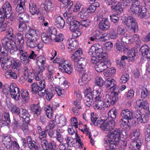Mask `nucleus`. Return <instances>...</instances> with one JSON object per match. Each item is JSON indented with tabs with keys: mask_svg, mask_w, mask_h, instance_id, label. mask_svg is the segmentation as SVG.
<instances>
[{
	"mask_svg": "<svg viewBox=\"0 0 150 150\" xmlns=\"http://www.w3.org/2000/svg\"><path fill=\"white\" fill-rule=\"evenodd\" d=\"M104 81L105 86L106 88H109L110 89H112V90L113 88H117L116 82L114 79L108 77L105 78V80H104Z\"/></svg>",
	"mask_w": 150,
	"mask_h": 150,
	"instance_id": "nucleus-15",
	"label": "nucleus"
},
{
	"mask_svg": "<svg viewBox=\"0 0 150 150\" xmlns=\"http://www.w3.org/2000/svg\"><path fill=\"white\" fill-rule=\"evenodd\" d=\"M40 33L38 30L29 28L25 33L27 46L32 48L36 47L37 42L40 40Z\"/></svg>",
	"mask_w": 150,
	"mask_h": 150,
	"instance_id": "nucleus-2",
	"label": "nucleus"
},
{
	"mask_svg": "<svg viewBox=\"0 0 150 150\" xmlns=\"http://www.w3.org/2000/svg\"><path fill=\"white\" fill-rule=\"evenodd\" d=\"M129 75L125 73L122 76L120 80V82L122 83H125L129 80Z\"/></svg>",
	"mask_w": 150,
	"mask_h": 150,
	"instance_id": "nucleus-60",
	"label": "nucleus"
},
{
	"mask_svg": "<svg viewBox=\"0 0 150 150\" xmlns=\"http://www.w3.org/2000/svg\"><path fill=\"white\" fill-rule=\"evenodd\" d=\"M74 66L75 69H84L87 63V60L85 58H81L78 59L77 61H74Z\"/></svg>",
	"mask_w": 150,
	"mask_h": 150,
	"instance_id": "nucleus-10",
	"label": "nucleus"
},
{
	"mask_svg": "<svg viewBox=\"0 0 150 150\" xmlns=\"http://www.w3.org/2000/svg\"><path fill=\"white\" fill-rule=\"evenodd\" d=\"M36 64L38 66L45 67L46 66L45 57L42 55L38 56L36 59Z\"/></svg>",
	"mask_w": 150,
	"mask_h": 150,
	"instance_id": "nucleus-29",
	"label": "nucleus"
},
{
	"mask_svg": "<svg viewBox=\"0 0 150 150\" xmlns=\"http://www.w3.org/2000/svg\"><path fill=\"white\" fill-rule=\"evenodd\" d=\"M18 49L19 58L21 60L24 64H26L28 63L29 60H28V53L25 50L24 47H19Z\"/></svg>",
	"mask_w": 150,
	"mask_h": 150,
	"instance_id": "nucleus-9",
	"label": "nucleus"
},
{
	"mask_svg": "<svg viewBox=\"0 0 150 150\" xmlns=\"http://www.w3.org/2000/svg\"><path fill=\"white\" fill-rule=\"evenodd\" d=\"M26 0H20L19 4L17 5L16 8L17 12L21 13L24 12L25 9V4L26 3Z\"/></svg>",
	"mask_w": 150,
	"mask_h": 150,
	"instance_id": "nucleus-26",
	"label": "nucleus"
},
{
	"mask_svg": "<svg viewBox=\"0 0 150 150\" xmlns=\"http://www.w3.org/2000/svg\"><path fill=\"white\" fill-rule=\"evenodd\" d=\"M30 111L34 116H38L41 113V108L38 104H32L30 106Z\"/></svg>",
	"mask_w": 150,
	"mask_h": 150,
	"instance_id": "nucleus-21",
	"label": "nucleus"
},
{
	"mask_svg": "<svg viewBox=\"0 0 150 150\" xmlns=\"http://www.w3.org/2000/svg\"><path fill=\"white\" fill-rule=\"evenodd\" d=\"M113 91L114 92V96L112 97V100H111V101L110 102V103H111L112 105H114L116 102L117 99L116 97L118 95L119 93V89L117 88H113L112 92Z\"/></svg>",
	"mask_w": 150,
	"mask_h": 150,
	"instance_id": "nucleus-42",
	"label": "nucleus"
},
{
	"mask_svg": "<svg viewBox=\"0 0 150 150\" xmlns=\"http://www.w3.org/2000/svg\"><path fill=\"white\" fill-rule=\"evenodd\" d=\"M12 64L11 68L18 70H19V67L21 65V63L20 61L13 59Z\"/></svg>",
	"mask_w": 150,
	"mask_h": 150,
	"instance_id": "nucleus-49",
	"label": "nucleus"
},
{
	"mask_svg": "<svg viewBox=\"0 0 150 150\" xmlns=\"http://www.w3.org/2000/svg\"><path fill=\"white\" fill-rule=\"evenodd\" d=\"M18 16L23 21L25 22H28L29 20V15L25 12H23L18 14Z\"/></svg>",
	"mask_w": 150,
	"mask_h": 150,
	"instance_id": "nucleus-35",
	"label": "nucleus"
},
{
	"mask_svg": "<svg viewBox=\"0 0 150 150\" xmlns=\"http://www.w3.org/2000/svg\"><path fill=\"white\" fill-rule=\"evenodd\" d=\"M80 22L76 20H73L70 22L69 28L71 31H74L75 30L79 29Z\"/></svg>",
	"mask_w": 150,
	"mask_h": 150,
	"instance_id": "nucleus-31",
	"label": "nucleus"
},
{
	"mask_svg": "<svg viewBox=\"0 0 150 150\" xmlns=\"http://www.w3.org/2000/svg\"><path fill=\"white\" fill-rule=\"evenodd\" d=\"M121 135V130L119 128H116L114 131L110 132L106 137L105 139L107 140H104L105 146H106L109 143L110 149L115 150L120 139Z\"/></svg>",
	"mask_w": 150,
	"mask_h": 150,
	"instance_id": "nucleus-1",
	"label": "nucleus"
},
{
	"mask_svg": "<svg viewBox=\"0 0 150 150\" xmlns=\"http://www.w3.org/2000/svg\"><path fill=\"white\" fill-rule=\"evenodd\" d=\"M54 24L58 28H62L64 26V21L60 16H58L55 18Z\"/></svg>",
	"mask_w": 150,
	"mask_h": 150,
	"instance_id": "nucleus-23",
	"label": "nucleus"
},
{
	"mask_svg": "<svg viewBox=\"0 0 150 150\" xmlns=\"http://www.w3.org/2000/svg\"><path fill=\"white\" fill-rule=\"evenodd\" d=\"M88 53L91 56V62L93 64L98 63L103 60V47L99 43L93 44L90 48Z\"/></svg>",
	"mask_w": 150,
	"mask_h": 150,
	"instance_id": "nucleus-3",
	"label": "nucleus"
},
{
	"mask_svg": "<svg viewBox=\"0 0 150 150\" xmlns=\"http://www.w3.org/2000/svg\"><path fill=\"white\" fill-rule=\"evenodd\" d=\"M45 84L44 80H42L38 83L34 82L30 86L32 93L34 95L37 94L40 97H43L45 94Z\"/></svg>",
	"mask_w": 150,
	"mask_h": 150,
	"instance_id": "nucleus-4",
	"label": "nucleus"
},
{
	"mask_svg": "<svg viewBox=\"0 0 150 150\" xmlns=\"http://www.w3.org/2000/svg\"><path fill=\"white\" fill-rule=\"evenodd\" d=\"M103 101H99L97 104L93 105V108L96 110H101L103 108Z\"/></svg>",
	"mask_w": 150,
	"mask_h": 150,
	"instance_id": "nucleus-62",
	"label": "nucleus"
},
{
	"mask_svg": "<svg viewBox=\"0 0 150 150\" xmlns=\"http://www.w3.org/2000/svg\"><path fill=\"white\" fill-rule=\"evenodd\" d=\"M20 109L16 105H13L10 107V111L13 113H16L18 115Z\"/></svg>",
	"mask_w": 150,
	"mask_h": 150,
	"instance_id": "nucleus-58",
	"label": "nucleus"
},
{
	"mask_svg": "<svg viewBox=\"0 0 150 150\" xmlns=\"http://www.w3.org/2000/svg\"><path fill=\"white\" fill-rule=\"evenodd\" d=\"M6 36L10 40H13L15 38V35L14 34L13 30L11 28L7 29L6 32Z\"/></svg>",
	"mask_w": 150,
	"mask_h": 150,
	"instance_id": "nucleus-37",
	"label": "nucleus"
},
{
	"mask_svg": "<svg viewBox=\"0 0 150 150\" xmlns=\"http://www.w3.org/2000/svg\"><path fill=\"white\" fill-rule=\"evenodd\" d=\"M107 52H105L104 53V69H107L110 67L111 63L109 59H107L108 55Z\"/></svg>",
	"mask_w": 150,
	"mask_h": 150,
	"instance_id": "nucleus-36",
	"label": "nucleus"
},
{
	"mask_svg": "<svg viewBox=\"0 0 150 150\" xmlns=\"http://www.w3.org/2000/svg\"><path fill=\"white\" fill-rule=\"evenodd\" d=\"M19 22L18 27L20 31L23 32L25 31L27 28V26L25 22L20 20Z\"/></svg>",
	"mask_w": 150,
	"mask_h": 150,
	"instance_id": "nucleus-57",
	"label": "nucleus"
},
{
	"mask_svg": "<svg viewBox=\"0 0 150 150\" xmlns=\"http://www.w3.org/2000/svg\"><path fill=\"white\" fill-rule=\"evenodd\" d=\"M48 130V129L47 128V126L45 130L41 131V132L38 134L39 135L38 138L40 140H42L46 138L47 136V132Z\"/></svg>",
	"mask_w": 150,
	"mask_h": 150,
	"instance_id": "nucleus-50",
	"label": "nucleus"
},
{
	"mask_svg": "<svg viewBox=\"0 0 150 150\" xmlns=\"http://www.w3.org/2000/svg\"><path fill=\"white\" fill-rule=\"evenodd\" d=\"M140 8H141L132 5L129 9L128 11L131 15H135Z\"/></svg>",
	"mask_w": 150,
	"mask_h": 150,
	"instance_id": "nucleus-39",
	"label": "nucleus"
},
{
	"mask_svg": "<svg viewBox=\"0 0 150 150\" xmlns=\"http://www.w3.org/2000/svg\"><path fill=\"white\" fill-rule=\"evenodd\" d=\"M117 112L116 111L113 110H110L107 112V117H108V120L110 118L114 119L116 117Z\"/></svg>",
	"mask_w": 150,
	"mask_h": 150,
	"instance_id": "nucleus-51",
	"label": "nucleus"
},
{
	"mask_svg": "<svg viewBox=\"0 0 150 150\" xmlns=\"http://www.w3.org/2000/svg\"><path fill=\"white\" fill-rule=\"evenodd\" d=\"M40 141L41 145L44 150H50V149H53L56 146L54 143L48 142L46 139H44Z\"/></svg>",
	"mask_w": 150,
	"mask_h": 150,
	"instance_id": "nucleus-14",
	"label": "nucleus"
},
{
	"mask_svg": "<svg viewBox=\"0 0 150 150\" xmlns=\"http://www.w3.org/2000/svg\"><path fill=\"white\" fill-rule=\"evenodd\" d=\"M63 66L62 68L60 69L61 71L63 72H65L69 74H71L73 71L71 64L68 65V67H65L64 65Z\"/></svg>",
	"mask_w": 150,
	"mask_h": 150,
	"instance_id": "nucleus-38",
	"label": "nucleus"
},
{
	"mask_svg": "<svg viewBox=\"0 0 150 150\" xmlns=\"http://www.w3.org/2000/svg\"><path fill=\"white\" fill-rule=\"evenodd\" d=\"M12 7L8 1L6 2L0 9V23L3 22L5 19L9 18L11 16Z\"/></svg>",
	"mask_w": 150,
	"mask_h": 150,
	"instance_id": "nucleus-5",
	"label": "nucleus"
},
{
	"mask_svg": "<svg viewBox=\"0 0 150 150\" xmlns=\"http://www.w3.org/2000/svg\"><path fill=\"white\" fill-rule=\"evenodd\" d=\"M29 11L32 15H34L39 13L40 10L36 4L31 1L29 3Z\"/></svg>",
	"mask_w": 150,
	"mask_h": 150,
	"instance_id": "nucleus-22",
	"label": "nucleus"
},
{
	"mask_svg": "<svg viewBox=\"0 0 150 150\" xmlns=\"http://www.w3.org/2000/svg\"><path fill=\"white\" fill-rule=\"evenodd\" d=\"M52 107L49 106H47V108H45V111H47L48 110H50L51 111L55 110L59 106V104L55 102H54L52 103Z\"/></svg>",
	"mask_w": 150,
	"mask_h": 150,
	"instance_id": "nucleus-59",
	"label": "nucleus"
},
{
	"mask_svg": "<svg viewBox=\"0 0 150 150\" xmlns=\"http://www.w3.org/2000/svg\"><path fill=\"white\" fill-rule=\"evenodd\" d=\"M16 42V44L19 46V47H23L24 43V35L22 33H18L15 35Z\"/></svg>",
	"mask_w": 150,
	"mask_h": 150,
	"instance_id": "nucleus-17",
	"label": "nucleus"
},
{
	"mask_svg": "<svg viewBox=\"0 0 150 150\" xmlns=\"http://www.w3.org/2000/svg\"><path fill=\"white\" fill-rule=\"evenodd\" d=\"M9 88L11 98L15 100H19L20 98V92L19 88L15 84L11 83L10 84Z\"/></svg>",
	"mask_w": 150,
	"mask_h": 150,
	"instance_id": "nucleus-8",
	"label": "nucleus"
},
{
	"mask_svg": "<svg viewBox=\"0 0 150 150\" xmlns=\"http://www.w3.org/2000/svg\"><path fill=\"white\" fill-rule=\"evenodd\" d=\"M98 23V28L100 31H103V16L100 15L98 16L97 19Z\"/></svg>",
	"mask_w": 150,
	"mask_h": 150,
	"instance_id": "nucleus-44",
	"label": "nucleus"
},
{
	"mask_svg": "<svg viewBox=\"0 0 150 150\" xmlns=\"http://www.w3.org/2000/svg\"><path fill=\"white\" fill-rule=\"evenodd\" d=\"M82 54V52L81 49H79L78 50H76L74 54H73L71 56L72 61H77L78 59H79V57Z\"/></svg>",
	"mask_w": 150,
	"mask_h": 150,
	"instance_id": "nucleus-33",
	"label": "nucleus"
},
{
	"mask_svg": "<svg viewBox=\"0 0 150 150\" xmlns=\"http://www.w3.org/2000/svg\"><path fill=\"white\" fill-rule=\"evenodd\" d=\"M142 56L147 59H150V48L146 45H142L139 50Z\"/></svg>",
	"mask_w": 150,
	"mask_h": 150,
	"instance_id": "nucleus-12",
	"label": "nucleus"
},
{
	"mask_svg": "<svg viewBox=\"0 0 150 150\" xmlns=\"http://www.w3.org/2000/svg\"><path fill=\"white\" fill-rule=\"evenodd\" d=\"M5 76H9L12 79H16L17 78V76L16 73L13 72L11 70H8L5 73Z\"/></svg>",
	"mask_w": 150,
	"mask_h": 150,
	"instance_id": "nucleus-46",
	"label": "nucleus"
},
{
	"mask_svg": "<svg viewBox=\"0 0 150 150\" xmlns=\"http://www.w3.org/2000/svg\"><path fill=\"white\" fill-rule=\"evenodd\" d=\"M138 16L140 18L145 17L146 14V10L145 8L142 7L138 12Z\"/></svg>",
	"mask_w": 150,
	"mask_h": 150,
	"instance_id": "nucleus-45",
	"label": "nucleus"
},
{
	"mask_svg": "<svg viewBox=\"0 0 150 150\" xmlns=\"http://www.w3.org/2000/svg\"><path fill=\"white\" fill-rule=\"evenodd\" d=\"M149 91L146 88H143L141 91V98L142 99L145 98L149 95Z\"/></svg>",
	"mask_w": 150,
	"mask_h": 150,
	"instance_id": "nucleus-52",
	"label": "nucleus"
},
{
	"mask_svg": "<svg viewBox=\"0 0 150 150\" xmlns=\"http://www.w3.org/2000/svg\"><path fill=\"white\" fill-rule=\"evenodd\" d=\"M122 20L123 23L128 28L130 27V26L134 22V21H136L133 17L130 16H128L127 17L123 18Z\"/></svg>",
	"mask_w": 150,
	"mask_h": 150,
	"instance_id": "nucleus-27",
	"label": "nucleus"
},
{
	"mask_svg": "<svg viewBox=\"0 0 150 150\" xmlns=\"http://www.w3.org/2000/svg\"><path fill=\"white\" fill-rule=\"evenodd\" d=\"M140 134V130L139 129H135L133 130L131 133V138L132 139H137L139 138Z\"/></svg>",
	"mask_w": 150,
	"mask_h": 150,
	"instance_id": "nucleus-34",
	"label": "nucleus"
},
{
	"mask_svg": "<svg viewBox=\"0 0 150 150\" xmlns=\"http://www.w3.org/2000/svg\"><path fill=\"white\" fill-rule=\"evenodd\" d=\"M28 148L31 150H39V146L38 143L35 141H33L30 143L27 144Z\"/></svg>",
	"mask_w": 150,
	"mask_h": 150,
	"instance_id": "nucleus-40",
	"label": "nucleus"
},
{
	"mask_svg": "<svg viewBox=\"0 0 150 150\" xmlns=\"http://www.w3.org/2000/svg\"><path fill=\"white\" fill-rule=\"evenodd\" d=\"M69 51L70 52L75 50L78 46V43L74 38H70L67 41Z\"/></svg>",
	"mask_w": 150,
	"mask_h": 150,
	"instance_id": "nucleus-16",
	"label": "nucleus"
},
{
	"mask_svg": "<svg viewBox=\"0 0 150 150\" xmlns=\"http://www.w3.org/2000/svg\"><path fill=\"white\" fill-rule=\"evenodd\" d=\"M45 69V67L38 66L36 68L35 79L37 81L42 80L43 77V72Z\"/></svg>",
	"mask_w": 150,
	"mask_h": 150,
	"instance_id": "nucleus-24",
	"label": "nucleus"
},
{
	"mask_svg": "<svg viewBox=\"0 0 150 150\" xmlns=\"http://www.w3.org/2000/svg\"><path fill=\"white\" fill-rule=\"evenodd\" d=\"M79 73L82 74L81 77L79 79L78 82L81 86L87 83L90 79L91 72L84 69H77Z\"/></svg>",
	"mask_w": 150,
	"mask_h": 150,
	"instance_id": "nucleus-6",
	"label": "nucleus"
},
{
	"mask_svg": "<svg viewBox=\"0 0 150 150\" xmlns=\"http://www.w3.org/2000/svg\"><path fill=\"white\" fill-rule=\"evenodd\" d=\"M104 69V76L106 77H110L114 75L115 72V70L114 68L112 67L106 70Z\"/></svg>",
	"mask_w": 150,
	"mask_h": 150,
	"instance_id": "nucleus-32",
	"label": "nucleus"
},
{
	"mask_svg": "<svg viewBox=\"0 0 150 150\" xmlns=\"http://www.w3.org/2000/svg\"><path fill=\"white\" fill-rule=\"evenodd\" d=\"M19 117L23 119V121L26 123H28L30 121V117L31 116L28 110L25 109L21 108L18 114Z\"/></svg>",
	"mask_w": 150,
	"mask_h": 150,
	"instance_id": "nucleus-11",
	"label": "nucleus"
},
{
	"mask_svg": "<svg viewBox=\"0 0 150 150\" xmlns=\"http://www.w3.org/2000/svg\"><path fill=\"white\" fill-rule=\"evenodd\" d=\"M117 31L118 34L124 35L125 33V29L123 25H120L117 28Z\"/></svg>",
	"mask_w": 150,
	"mask_h": 150,
	"instance_id": "nucleus-61",
	"label": "nucleus"
},
{
	"mask_svg": "<svg viewBox=\"0 0 150 150\" xmlns=\"http://www.w3.org/2000/svg\"><path fill=\"white\" fill-rule=\"evenodd\" d=\"M111 7L112 10L114 9L117 12L119 11L121 12L123 11V8L122 7V4L120 3L117 4L115 6L112 5L111 6Z\"/></svg>",
	"mask_w": 150,
	"mask_h": 150,
	"instance_id": "nucleus-47",
	"label": "nucleus"
},
{
	"mask_svg": "<svg viewBox=\"0 0 150 150\" xmlns=\"http://www.w3.org/2000/svg\"><path fill=\"white\" fill-rule=\"evenodd\" d=\"M12 60L7 57V59H3L1 62V66L2 69L5 70L11 67Z\"/></svg>",
	"mask_w": 150,
	"mask_h": 150,
	"instance_id": "nucleus-20",
	"label": "nucleus"
},
{
	"mask_svg": "<svg viewBox=\"0 0 150 150\" xmlns=\"http://www.w3.org/2000/svg\"><path fill=\"white\" fill-rule=\"evenodd\" d=\"M77 98L76 101L74 102V104L75 106L72 108V110L75 115H79L78 111L77 109H80L81 108L80 100H81L82 97L79 94H76Z\"/></svg>",
	"mask_w": 150,
	"mask_h": 150,
	"instance_id": "nucleus-13",
	"label": "nucleus"
},
{
	"mask_svg": "<svg viewBox=\"0 0 150 150\" xmlns=\"http://www.w3.org/2000/svg\"><path fill=\"white\" fill-rule=\"evenodd\" d=\"M130 30L134 33L138 32L139 30L138 25L137 22L136 21L130 26Z\"/></svg>",
	"mask_w": 150,
	"mask_h": 150,
	"instance_id": "nucleus-48",
	"label": "nucleus"
},
{
	"mask_svg": "<svg viewBox=\"0 0 150 150\" xmlns=\"http://www.w3.org/2000/svg\"><path fill=\"white\" fill-rule=\"evenodd\" d=\"M121 116L126 120H129L133 118V112L128 109L123 110L121 113Z\"/></svg>",
	"mask_w": 150,
	"mask_h": 150,
	"instance_id": "nucleus-19",
	"label": "nucleus"
},
{
	"mask_svg": "<svg viewBox=\"0 0 150 150\" xmlns=\"http://www.w3.org/2000/svg\"><path fill=\"white\" fill-rule=\"evenodd\" d=\"M19 47V46L18 45L16 46L14 44L11 43L7 48L9 52L12 54L13 53L14 51H16V50L18 51Z\"/></svg>",
	"mask_w": 150,
	"mask_h": 150,
	"instance_id": "nucleus-41",
	"label": "nucleus"
},
{
	"mask_svg": "<svg viewBox=\"0 0 150 150\" xmlns=\"http://www.w3.org/2000/svg\"><path fill=\"white\" fill-rule=\"evenodd\" d=\"M1 44L3 47L7 48L8 47L11 43L10 41L6 38H4L1 40Z\"/></svg>",
	"mask_w": 150,
	"mask_h": 150,
	"instance_id": "nucleus-54",
	"label": "nucleus"
},
{
	"mask_svg": "<svg viewBox=\"0 0 150 150\" xmlns=\"http://www.w3.org/2000/svg\"><path fill=\"white\" fill-rule=\"evenodd\" d=\"M93 97L92 92L89 91L87 93V94L85 97L84 103L88 107H90L92 104L93 102Z\"/></svg>",
	"mask_w": 150,
	"mask_h": 150,
	"instance_id": "nucleus-28",
	"label": "nucleus"
},
{
	"mask_svg": "<svg viewBox=\"0 0 150 150\" xmlns=\"http://www.w3.org/2000/svg\"><path fill=\"white\" fill-rule=\"evenodd\" d=\"M103 61H101L100 63L96 65L95 66L96 70L98 72H101L103 71Z\"/></svg>",
	"mask_w": 150,
	"mask_h": 150,
	"instance_id": "nucleus-55",
	"label": "nucleus"
},
{
	"mask_svg": "<svg viewBox=\"0 0 150 150\" xmlns=\"http://www.w3.org/2000/svg\"><path fill=\"white\" fill-rule=\"evenodd\" d=\"M10 149L11 150H19L20 146L18 142L16 141H13Z\"/></svg>",
	"mask_w": 150,
	"mask_h": 150,
	"instance_id": "nucleus-63",
	"label": "nucleus"
},
{
	"mask_svg": "<svg viewBox=\"0 0 150 150\" xmlns=\"http://www.w3.org/2000/svg\"><path fill=\"white\" fill-rule=\"evenodd\" d=\"M91 92H92L93 98H95L96 100H98V101H103L101 100L103 93L101 94L102 91L100 89H99L98 91H93Z\"/></svg>",
	"mask_w": 150,
	"mask_h": 150,
	"instance_id": "nucleus-30",
	"label": "nucleus"
},
{
	"mask_svg": "<svg viewBox=\"0 0 150 150\" xmlns=\"http://www.w3.org/2000/svg\"><path fill=\"white\" fill-rule=\"evenodd\" d=\"M42 41L45 43L48 44L49 42L50 38L45 33H43L41 35Z\"/></svg>",
	"mask_w": 150,
	"mask_h": 150,
	"instance_id": "nucleus-53",
	"label": "nucleus"
},
{
	"mask_svg": "<svg viewBox=\"0 0 150 150\" xmlns=\"http://www.w3.org/2000/svg\"><path fill=\"white\" fill-rule=\"evenodd\" d=\"M2 137V142L5 147L7 149H10L12 144V140L9 134H3Z\"/></svg>",
	"mask_w": 150,
	"mask_h": 150,
	"instance_id": "nucleus-18",
	"label": "nucleus"
},
{
	"mask_svg": "<svg viewBox=\"0 0 150 150\" xmlns=\"http://www.w3.org/2000/svg\"><path fill=\"white\" fill-rule=\"evenodd\" d=\"M115 125V122L113 120H108L107 115L104 116V132L110 133Z\"/></svg>",
	"mask_w": 150,
	"mask_h": 150,
	"instance_id": "nucleus-7",
	"label": "nucleus"
},
{
	"mask_svg": "<svg viewBox=\"0 0 150 150\" xmlns=\"http://www.w3.org/2000/svg\"><path fill=\"white\" fill-rule=\"evenodd\" d=\"M80 17L83 19H86L89 17V14L86 8H83L79 12Z\"/></svg>",
	"mask_w": 150,
	"mask_h": 150,
	"instance_id": "nucleus-43",
	"label": "nucleus"
},
{
	"mask_svg": "<svg viewBox=\"0 0 150 150\" xmlns=\"http://www.w3.org/2000/svg\"><path fill=\"white\" fill-rule=\"evenodd\" d=\"M65 139L66 141V143H67L68 146H69L71 147V146H73V144L74 143V141L73 138L67 137L65 138Z\"/></svg>",
	"mask_w": 150,
	"mask_h": 150,
	"instance_id": "nucleus-64",
	"label": "nucleus"
},
{
	"mask_svg": "<svg viewBox=\"0 0 150 150\" xmlns=\"http://www.w3.org/2000/svg\"><path fill=\"white\" fill-rule=\"evenodd\" d=\"M21 96L23 100L27 101L29 99V92L26 90L21 91Z\"/></svg>",
	"mask_w": 150,
	"mask_h": 150,
	"instance_id": "nucleus-56",
	"label": "nucleus"
},
{
	"mask_svg": "<svg viewBox=\"0 0 150 150\" xmlns=\"http://www.w3.org/2000/svg\"><path fill=\"white\" fill-rule=\"evenodd\" d=\"M136 105L141 109H143L149 110V104L146 100L143 101L142 100L139 99L137 101Z\"/></svg>",
	"mask_w": 150,
	"mask_h": 150,
	"instance_id": "nucleus-25",
	"label": "nucleus"
}]
</instances>
